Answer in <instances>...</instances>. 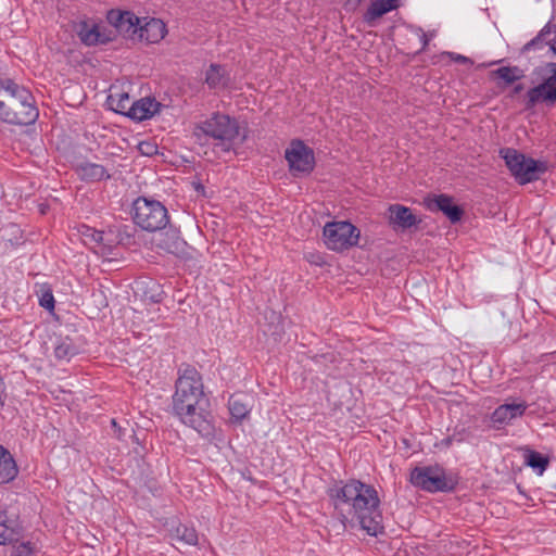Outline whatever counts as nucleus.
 Instances as JSON below:
<instances>
[{
	"label": "nucleus",
	"mask_w": 556,
	"mask_h": 556,
	"mask_svg": "<svg viewBox=\"0 0 556 556\" xmlns=\"http://www.w3.org/2000/svg\"><path fill=\"white\" fill-rule=\"evenodd\" d=\"M500 155L504 159L510 174L520 185L539 179L547 170L545 162L535 161L513 148L501 149Z\"/></svg>",
	"instance_id": "nucleus-5"
},
{
	"label": "nucleus",
	"mask_w": 556,
	"mask_h": 556,
	"mask_svg": "<svg viewBox=\"0 0 556 556\" xmlns=\"http://www.w3.org/2000/svg\"><path fill=\"white\" fill-rule=\"evenodd\" d=\"M388 212L389 222L394 229H409L421 222L409 207L401 204L390 205Z\"/></svg>",
	"instance_id": "nucleus-14"
},
{
	"label": "nucleus",
	"mask_w": 556,
	"mask_h": 556,
	"mask_svg": "<svg viewBox=\"0 0 556 556\" xmlns=\"http://www.w3.org/2000/svg\"><path fill=\"white\" fill-rule=\"evenodd\" d=\"M2 384H3V383H2V378L0 377V387H2Z\"/></svg>",
	"instance_id": "nucleus-48"
},
{
	"label": "nucleus",
	"mask_w": 556,
	"mask_h": 556,
	"mask_svg": "<svg viewBox=\"0 0 556 556\" xmlns=\"http://www.w3.org/2000/svg\"><path fill=\"white\" fill-rule=\"evenodd\" d=\"M173 540L184 542L188 545H195L198 543V533L194 528L179 523L170 531Z\"/></svg>",
	"instance_id": "nucleus-25"
},
{
	"label": "nucleus",
	"mask_w": 556,
	"mask_h": 556,
	"mask_svg": "<svg viewBox=\"0 0 556 556\" xmlns=\"http://www.w3.org/2000/svg\"><path fill=\"white\" fill-rule=\"evenodd\" d=\"M427 207L432 212H442L452 223L462 219L464 210L453 202V198L447 194H439L427 200Z\"/></svg>",
	"instance_id": "nucleus-13"
},
{
	"label": "nucleus",
	"mask_w": 556,
	"mask_h": 556,
	"mask_svg": "<svg viewBox=\"0 0 556 556\" xmlns=\"http://www.w3.org/2000/svg\"><path fill=\"white\" fill-rule=\"evenodd\" d=\"M399 7L400 0H372L367 11L364 13L363 20L369 26H374L377 20L396 10Z\"/></svg>",
	"instance_id": "nucleus-17"
},
{
	"label": "nucleus",
	"mask_w": 556,
	"mask_h": 556,
	"mask_svg": "<svg viewBox=\"0 0 556 556\" xmlns=\"http://www.w3.org/2000/svg\"><path fill=\"white\" fill-rule=\"evenodd\" d=\"M106 102L114 112L127 116L134 101L127 92H115L109 94Z\"/></svg>",
	"instance_id": "nucleus-23"
},
{
	"label": "nucleus",
	"mask_w": 556,
	"mask_h": 556,
	"mask_svg": "<svg viewBox=\"0 0 556 556\" xmlns=\"http://www.w3.org/2000/svg\"><path fill=\"white\" fill-rule=\"evenodd\" d=\"M491 76L501 79L503 84L498 83V86L504 88L523 78L525 71L519 66H502L492 71Z\"/></svg>",
	"instance_id": "nucleus-21"
},
{
	"label": "nucleus",
	"mask_w": 556,
	"mask_h": 556,
	"mask_svg": "<svg viewBox=\"0 0 556 556\" xmlns=\"http://www.w3.org/2000/svg\"><path fill=\"white\" fill-rule=\"evenodd\" d=\"M323 233L329 250L342 252L358 244L361 231L350 222H328Z\"/></svg>",
	"instance_id": "nucleus-9"
},
{
	"label": "nucleus",
	"mask_w": 556,
	"mask_h": 556,
	"mask_svg": "<svg viewBox=\"0 0 556 556\" xmlns=\"http://www.w3.org/2000/svg\"><path fill=\"white\" fill-rule=\"evenodd\" d=\"M504 407L507 408L508 416L513 420L523 415L527 409V404L525 402L518 404H504Z\"/></svg>",
	"instance_id": "nucleus-33"
},
{
	"label": "nucleus",
	"mask_w": 556,
	"mask_h": 556,
	"mask_svg": "<svg viewBox=\"0 0 556 556\" xmlns=\"http://www.w3.org/2000/svg\"><path fill=\"white\" fill-rule=\"evenodd\" d=\"M172 233L166 232V238L161 240L159 247L172 254H180L185 251L186 241L181 239L176 230H172Z\"/></svg>",
	"instance_id": "nucleus-24"
},
{
	"label": "nucleus",
	"mask_w": 556,
	"mask_h": 556,
	"mask_svg": "<svg viewBox=\"0 0 556 556\" xmlns=\"http://www.w3.org/2000/svg\"><path fill=\"white\" fill-rule=\"evenodd\" d=\"M108 21L119 34L132 39L136 37V26L140 24V18L134 13L119 10H111Z\"/></svg>",
	"instance_id": "nucleus-12"
},
{
	"label": "nucleus",
	"mask_w": 556,
	"mask_h": 556,
	"mask_svg": "<svg viewBox=\"0 0 556 556\" xmlns=\"http://www.w3.org/2000/svg\"><path fill=\"white\" fill-rule=\"evenodd\" d=\"M552 33L551 30V24L547 23L541 30L540 33L538 34L541 38H543L544 40L546 39V37Z\"/></svg>",
	"instance_id": "nucleus-39"
},
{
	"label": "nucleus",
	"mask_w": 556,
	"mask_h": 556,
	"mask_svg": "<svg viewBox=\"0 0 556 556\" xmlns=\"http://www.w3.org/2000/svg\"><path fill=\"white\" fill-rule=\"evenodd\" d=\"M138 149L141 154L147 156H152L157 152V147L151 142H140Z\"/></svg>",
	"instance_id": "nucleus-36"
},
{
	"label": "nucleus",
	"mask_w": 556,
	"mask_h": 556,
	"mask_svg": "<svg viewBox=\"0 0 556 556\" xmlns=\"http://www.w3.org/2000/svg\"><path fill=\"white\" fill-rule=\"evenodd\" d=\"M112 426H113V427H116V426H117V425H116L115 419H112Z\"/></svg>",
	"instance_id": "nucleus-46"
},
{
	"label": "nucleus",
	"mask_w": 556,
	"mask_h": 556,
	"mask_svg": "<svg viewBox=\"0 0 556 556\" xmlns=\"http://www.w3.org/2000/svg\"><path fill=\"white\" fill-rule=\"evenodd\" d=\"M526 464L533 469H539L540 473H542L548 466V459L539 452L528 451Z\"/></svg>",
	"instance_id": "nucleus-30"
},
{
	"label": "nucleus",
	"mask_w": 556,
	"mask_h": 556,
	"mask_svg": "<svg viewBox=\"0 0 556 556\" xmlns=\"http://www.w3.org/2000/svg\"><path fill=\"white\" fill-rule=\"evenodd\" d=\"M39 116L31 92L11 79L0 80V121L27 126Z\"/></svg>",
	"instance_id": "nucleus-2"
},
{
	"label": "nucleus",
	"mask_w": 556,
	"mask_h": 556,
	"mask_svg": "<svg viewBox=\"0 0 556 556\" xmlns=\"http://www.w3.org/2000/svg\"><path fill=\"white\" fill-rule=\"evenodd\" d=\"M11 556H33L35 547L30 542H17L12 543Z\"/></svg>",
	"instance_id": "nucleus-31"
},
{
	"label": "nucleus",
	"mask_w": 556,
	"mask_h": 556,
	"mask_svg": "<svg viewBox=\"0 0 556 556\" xmlns=\"http://www.w3.org/2000/svg\"><path fill=\"white\" fill-rule=\"evenodd\" d=\"M525 89V86L522 84L515 85L511 90V97L519 94Z\"/></svg>",
	"instance_id": "nucleus-42"
},
{
	"label": "nucleus",
	"mask_w": 556,
	"mask_h": 556,
	"mask_svg": "<svg viewBox=\"0 0 556 556\" xmlns=\"http://www.w3.org/2000/svg\"><path fill=\"white\" fill-rule=\"evenodd\" d=\"M77 34L80 40L88 46L105 43L109 41V38L99 31L97 25L89 27L86 22L79 24Z\"/></svg>",
	"instance_id": "nucleus-22"
},
{
	"label": "nucleus",
	"mask_w": 556,
	"mask_h": 556,
	"mask_svg": "<svg viewBox=\"0 0 556 556\" xmlns=\"http://www.w3.org/2000/svg\"><path fill=\"white\" fill-rule=\"evenodd\" d=\"M492 422L500 428V426L508 424L511 419L508 416L507 408L503 405H500L492 414L491 417Z\"/></svg>",
	"instance_id": "nucleus-32"
},
{
	"label": "nucleus",
	"mask_w": 556,
	"mask_h": 556,
	"mask_svg": "<svg viewBox=\"0 0 556 556\" xmlns=\"http://www.w3.org/2000/svg\"><path fill=\"white\" fill-rule=\"evenodd\" d=\"M289 168L294 176L309 174L314 169L315 157L311 148L301 140H293L285 152Z\"/></svg>",
	"instance_id": "nucleus-11"
},
{
	"label": "nucleus",
	"mask_w": 556,
	"mask_h": 556,
	"mask_svg": "<svg viewBox=\"0 0 556 556\" xmlns=\"http://www.w3.org/2000/svg\"><path fill=\"white\" fill-rule=\"evenodd\" d=\"M427 45H428V40H427V39H425V41H424V47H426Z\"/></svg>",
	"instance_id": "nucleus-47"
},
{
	"label": "nucleus",
	"mask_w": 556,
	"mask_h": 556,
	"mask_svg": "<svg viewBox=\"0 0 556 556\" xmlns=\"http://www.w3.org/2000/svg\"><path fill=\"white\" fill-rule=\"evenodd\" d=\"M534 74L541 77L542 81L530 88L526 94V109L531 110L538 103L553 105L556 103V63L547 62L535 68Z\"/></svg>",
	"instance_id": "nucleus-7"
},
{
	"label": "nucleus",
	"mask_w": 556,
	"mask_h": 556,
	"mask_svg": "<svg viewBox=\"0 0 556 556\" xmlns=\"http://www.w3.org/2000/svg\"><path fill=\"white\" fill-rule=\"evenodd\" d=\"M549 48L556 54V38L549 42Z\"/></svg>",
	"instance_id": "nucleus-44"
},
{
	"label": "nucleus",
	"mask_w": 556,
	"mask_h": 556,
	"mask_svg": "<svg viewBox=\"0 0 556 556\" xmlns=\"http://www.w3.org/2000/svg\"><path fill=\"white\" fill-rule=\"evenodd\" d=\"M410 482L428 492H446L454 489V481L447 478L442 467H415L410 471Z\"/></svg>",
	"instance_id": "nucleus-10"
},
{
	"label": "nucleus",
	"mask_w": 556,
	"mask_h": 556,
	"mask_svg": "<svg viewBox=\"0 0 556 556\" xmlns=\"http://www.w3.org/2000/svg\"><path fill=\"white\" fill-rule=\"evenodd\" d=\"M160 105L154 99L142 98L132 102L130 110L127 111V117L135 121L150 118L159 111Z\"/></svg>",
	"instance_id": "nucleus-19"
},
{
	"label": "nucleus",
	"mask_w": 556,
	"mask_h": 556,
	"mask_svg": "<svg viewBox=\"0 0 556 556\" xmlns=\"http://www.w3.org/2000/svg\"><path fill=\"white\" fill-rule=\"evenodd\" d=\"M78 177L88 182H97L103 179H110L109 170L101 164L89 161L81 162L75 167Z\"/></svg>",
	"instance_id": "nucleus-18"
},
{
	"label": "nucleus",
	"mask_w": 556,
	"mask_h": 556,
	"mask_svg": "<svg viewBox=\"0 0 556 556\" xmlns=\"http://www.w3.org/2000/svg\"><path fill=\"white\" fill-rule=\"evenodd\" d=\"M210 403L203 391L199 371L187 366L179 371L173 395V409L180 420L203 437L214 434Z\"/></svg>",
	"instance_id": "nucleus-1"
},
{
	"label": "nucleus",
	"mask_w": 556,
	"mask_h": 556,
	"mask_svg": "<svg viewBox=\"0 0 556 556\" xmlns=\"http://www.w3.org/2000/svg\"><path fill=\"white\" fill-rule=\"evenodd\" d=\"M356 513L350 519V525H359L369 535L377 536L384 531L383 517L377 490L368 484L363 495L356 501Z\"/></svg>",
	"instance_id": "nucleus-3"
},
{
	"label": "nucleus",
	"mask_w": 556,
	"mask_h": 556,
	"mask_svg": "<svg viewBox=\"0 0 556 556\" xmlns=\"http://www.w3.org/2000/svg\"><path fill=\"white\" fill-rule=\"evenodd\" d=\"M18 469L10 452L0 445V484L12 481Z\"/></svg>",
	"instance_id": "nucleus-20"
},
{
	"label": "nucleus",
	"mask_w": 556,
	"mask_h": 556,
	"mask_svg": "<svg viewBox=\"0 0 556 556\" xmlns=\"http://www.w3.org/2000/svg\"><path fill=\"white\" fill-rule=\"evenodd\" d=\"M362 2L363 0H346L345 8L350 11H355Z\"/></svg>",
	"instance_id": "nucleus-38"
},
{
	"label": "nucleus",
	"mask_w": 556,
	"mask_h": 556,
	"mask_svg": "<svg viewBox=\"0 0 556 556\" xmlns=\"http://www.w3.org/2000/svg\"><path fill=\"white\" fill-rule=\"evenodd\" d=\"M306 258L309 263L318 266H323L325 264L323 256H320L319 254L311 253Z\"/></svg>",
	"instance_id": "nucleus-37"
},
{
	"label": "nucleus",
	"mask_w": 556,
	"mask_h": 556,
	"mask_svg": "<svg viewBox=\"0 0 556 556\" xmlns=\"http://www.w3.org/2000/svg\"><path fill=\"white\" fill-rule=\"evenodd\" d=\"M166 34L165 24L159 18H150L143 25L136 26V37L139 41L155 43L164 38Z\"/></svg>",
	"instance_id": "nucleus-16"
},
{
	"label": "nucleus",
	"mask_w": 556,
	"mask_h": 556,
	"mask_svg": "<svg viewBox=\"0 0 556 556\" xmlns=\"http://www.w3.org/2000/svg\"><path fill=\"white\" fill-rule=\"evenodd\" d=\"M91 238H92V240L94 242L101 243L102 240H103V232L102 231L92 230Z\"/></svg>",
	"instance_id": "nucleus-40"
},
{
	"label": "nucleus",
	"mask_w": 556,
	"mask_h": 556,
	"mask_svg": "<svg viewBox=\"0 0 556 556\" xmlns=\"http://www.w3.org/2000/svg\"><path fill=\"white\" fill-rule=\"evenodd\" d=\"M0 403L1 405L4 404V401H3V389L0 387Z\"/></svg>",
	"instance_id": "nucleus-45"
},
{
	"label": "nucleus",
	"mask_w": 556,
	"mask_h": 556,
	"mask_svg": "<svg viewBox=\"0 0 556 556\" xmlns=\"http://www.w3.org/2000/svg\"><path fill=\"white\" fill-rule=\"evenodd\" d=\"M23 536V527L17 517H10L7 511L0 513V545L17 543Z\"/></svg>",
	"instance_id": "nucleus-15"
},
{
	"label": "nucleus",
	"mask_w": 556,
	"mask_h": 556,
	"mask_svg": "<svg viewBox=\"0 0 556 556\" xmlns=\"http://www.w3.org/2000/svg\"><path fill=\"white\" fill-rule=\"evenodd\" d=\"M545 43V40L541 38L539 35H536L533 39H531L529 42H527L522 49L521 52L526 53L529 52L532 49H541Z\"/></svg>",
	"instance_id": "nucleus-35"
},
{
	"label": "nucleus",
	"mask_w": 556,
	"mask_h": 556,
	"mask_svg": "<svg viewBox=\"0 0 556 556\" xmlns=\"http://www.w3.org/2000/svg\"><path fill=\"white\" fill-rule=\"evenodd\" d=\"M240 127L236 119L230 118L228 115L214 114L211 118L197 125L193 130V136L198 141L203 138L210 137L219 142L223 151H230L232 142L239 137Z\"/></svg>",
	"instance_id": "nucleus-4"
},
{
	"label": "nucleus",
	"mask_w": 556,
	"mask_h": 556,
	"mask_svg": "<svg viewBox=\"0 0 556 556\" xmlns=\"http://www.w3.org/2000/svg\"><path fill=\"white\" fill-rule=\"evenodd\" d=\"M134 222L147 231H156L164 229L169 218L161 202L138 198L134 202Z\"/></svg>",
	"instance_id": "nucleus-8"
},
{
	"label": "nucleus",
	"mask_w": 556,
	"mask_h": 556,
	"mask_svg": "<svg viewBox=\"0 0 556 556\" xmlns=\"http://www.w3.org/2000/svg\"><path fill=\"white\" fill-rule=\"evenodd\" d=\"M39 304L41 307L48 309V311H53L54 308V298H53V294H52V291L51 290H46L42 292L40 299H39Z\"/></svg>",
	"instance_id": "nucleus-34"
},
{
	"label": "nucleus",
	"mask_w": 556,
	"mask_h": 556,
	"mask_svg": "<svg viewBox=\"0 0 556 556\" xmlns=\"http://www.w3.org/2000/svg\"><path fill=\"white\" fill-rule=\"evenodd\" d=\"M205 81L212 88L227 85L225 68L220 65L212 64L206 72Z\"/></svg>",
	"instance_id": "nucleus-26"
},
{
	"label": "nucleus",
	"mask_w": 556,
	"mask_h": 556,
	"mask_svg": "<svg viewBox=\"0 0 556 556\" xmlns=\"http://www.w3.org/2000/svg\"><path fill=\"white\" fill-rule=\"evenodd\" d=\"M77 353V348L68 338L62 340L54 349V355L60 361H70Z\"/></svg>",
	"instance_id": "nucleus-29"
},
{
	"label": "nucleus",
	"mask_w": 556,
	"mask_h": 556,
	"mask_svg": "<svg viewBox=\"0 0 556 556\" xmlns=\"http://www.w3.org/2000/svg\"><path fill=\"white\" fill-rule=\"evenodd\" d=\"M48 211H49V205L47 203L39 204V212L41 215L47 214Z\"/></svg>",
	"instance_id": "nucleus-43"
},
{
	"label": "nucleus",
	"mask_w": 556,
	"mask_h": 556,
	"mask_svg": "<svg viewBox=\"0 0 556 556\" xmlns=\"http://www.w3.org/2000/svg\"><path fill=\"white\" fill-rule=\"evenodd\" d=\"M230 415L233 419L241 421L244 419L249 413L250 408L247 403H244L241 399L231 396L228 403Z\"/></svg>",
	"instance_id": "nucleus-27"
},
{
	"label": "nucleus",
	"mask_w": 556,
	"mask_h": 556,
	"mask_svg": "<svg viewBox=\"0 0 556 556\" xmlns=\"http://www.w3.org/2000/svg\"><path fill=\"white\" fill-rule=\"evenodd\" d=\"M454 60L458 63H463V64H466V63H471L470 59H468L467 56L465 55H460V54H456L454 56Z\"/></svg>",
	"instance_id": "nucleus-41"
},
{
	"label": "nucleus",
	"mask_w": 556,
	"mask_h": 556,
	"mask_svg": "<svg viewBox=\"0 0 556 556\" xmlns=\"http://www.w3.org/2000/svg\"><path fill=\"white\" fill-rule=\"evenodd\" d=\"M367 485L359 480L352 479L343 485L336 484L328 490V496L344 527L350 522L353 514L356 513V501L363 495V490Z\"/></svg>",
	"instance_id": "nucleus-6"
},
{
	"label": "nucleus",
	"mask_w": 556,
	"mask_h": 556,
	"mask_svg": "<svg viewBox=\"0 0 556 556\" xmlns=\"http://www.w3.org/2000/svg\"><path fill=\"white\" fill-rule=\"evenodd\" d=\"M164 291L161 286L155 281H149L146 283V287L142 291V298L144 301H149L150 303H160L164 299Z\"/></svg>",
	"instance_id": "nucleus-28"
}]
</instances>
